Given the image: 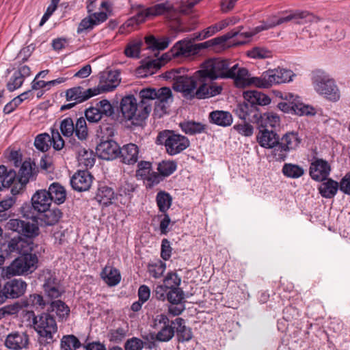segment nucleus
<instances>
[{"label":"nucleus","instance_id":"1","mask_svg":"<svg viewBox=\"0 0 350 350\" xmlns=\"http://www.w3.org/2000/svg\"><path fill=\"white\" fill-rule=\"evenodd\" d=\"M231 64L226 59L209 58L201 64L200 70L196 71V76L208 83L217 79H233L237 87L248 86V70L238 64L232 66Z\"/></svg>","mask_w":350,"mask_h":350},{"label":"nucleus","instance_id":"2","mask_svg":"<svg viewBox=\"0 0 350 350\" xmlns=\"http://www.w3.org/2000/svg\"><path fill=\"white\" fill-rule=\"evenodd\" d=\"M181 72H184L185 68L172 69L165 73V77L174 80V90L182 92L187 98H210L219 94L222 90V88L215 83L204 82L200 77L196 76V72L190 77L181 75Z\"/></svg>","mask_w":350,"mask_h":350},{"label":"nucleus","instance_id":"3","mask_svg":"<svg viewBox=\"0 0 350 350\" xmlns=\"http://www.w3.org/2000/svg\"><path fill=\"white\" fill-rule=\"evenodd\" d=\"M140 101L136 110L134 111L133 124L142 125L148 118L152 110V100H155L154 113L159 118L167 113L169 103L172 101V93L169 88H143L139 93Z\"/></svg>","mask_w":350,"mask_h":350},{"label":"nucleus","instance_id":"4","mask_svg":"<svg viewBox=\"0 0 350 350\" xmlns=\"http://www.w3.org/2000/svg\"><path fill=\"white\" fill-rule=\"evenodd\" d=\"M33 326L38 335V342L42 345H47L55 340L57 325L51 314L42 312L33 317Z\"/></svg>","mask_w":350,"mask_h":350},{"label":"nucleus","instance_id":"5","mask_svg":"<svg viewBox=\"0 0 350 350\" xmlns=\"http://www.w3.org/2000/svg\"><path fill=\"white\" fill-rule=\"evenodd\" d=\"M293 76L294 74L291 70L278 68L274 70H269L258 77H250L248 73L247 81L248 86L254 85L260 88H268L275 84L289 82L292 81Z\"/></svg>","mask_w":350,"mask_h":350},{"label":"nucleus","instance_id":"6","mask_svg":"<svg viewBox=\"0 0 350 350\" xmlns=\"http://www.w3.org/2000/svg\"><path fill=\"white\" fill-rule=\"evenodd\" d=\"M155 142L158 145H163L166 152L170 156L182 152L190 145V142L186 136L172 130L159 132Z\"/></svg>","mask_w":350,"mask_h":350},{"label":"nucleus","instance_id":"7","mask_svg":"<svg viewBox=\"0 0 350 350\" xmlns=\"http://www.w3.org/2000/svg\"><path fill=\"white\" fill-rule=\"evenodd\" d=\"M312 81L314 90L332 101L340 98V92L335 81L322 70H315L312 73Z\"/></svg>","mask_w":350,"mask_h":350},{"label":"nucleus","instance_id":"8","mask_svg":"<svg viewBox=\"0 0 350 350\" xmlns=\"http://www.w3.org/2000/svg\"><path fill=\"white\" fill-rule=\"evenodd\" d=\"M38 262L36 254H24L13 260L9 266L3 268L2 275L10 278L15 275H27L36 269Z\"/></svg>","mask_w":350,"mask_h":350},{"label":"nucleus","instance_id":"9","mask_svg":"<svg viewBox=\"0 0 350 350\" xmlns=\"http://www.w3.org/2000/svg\"><path fill=\"white\" fill-rule=\"evenodd\" d=\"M301 138L296 132H288L280 139L279 143L271 151V156L273 159L278 161H283L286 159L288 153L295 150L301 143Z\"/></svg>","mask_w":350,"mask_h":350},{"label":"nucleus","instance_id":"10","mask_svg":"<svg viewBox=\"0 0 350 350\" xmlns=\"http://www.w3.org/2000/svg\"><path fill=\"white\" fill-rule=\"evenodd\" d=\"M96 95H98V91L94 88L85 89L81 86H77L70 88L66 92V97L68 101H72V103L62 106V109H70L76 104L84 102Z\"/></svg>","mask_w":350,"mask_h":350},{"label":"nucleus","instance_id":"11","mask_svg":"<svg viewBox=\"0 0 350 350\" xmlns=\"http://www.w3.org/2000/svg\"><path fill=\"white\" fill-rule=\"evenodd\" d=\"M6 228L28 238L37 237L40 232L37 224L18 219H10L6 224Z\"/></svg>","mask_w":350,"mask_h":350},{"label":"nucleus","instance_id":"12","mask_svg":"<svg viewBox=\"0 0 350 350\" xmlns=\"http://www.w3.org/2000/svg\"><path fill=\"white\" fill-rule=\"evenodd\" d=\"M170 325L168 317L163 314H158L154 318V327L161 329L156 334L155 337L152 336V339H156L160 342H167L170 340L174 335V326Z\"/></svg>","mask_w":350,"mask_h":350},{"label":"nucleus","instance_id":"13","mask_svg":"<svg viewBox=\"0 0 350 350\" xmlns=\"http://www.w3.org/2000/svg\"><path fill=\"white\" fill-rule=\"evenodd\" d=\"M39 280L43 282V288L48 297L56 299L61 296L62 291L59 283L51 270H43L40 275Z\"/></svg>","mask_w":350,"mask_h":350},{"label":"nucleus","instance_id":"14","mask_svg":"<svg viewBox=\"0 0 350 350\" xmlns=\"http://www.w3.org/2000/svg\"><path fill=\"white\" fill-rule=\"evenodd\" d=\"M71 148L77 154V159L79 165L88 167H91L95 162V157L94 152L87 148L85 142L76 141L75 139H70Z\"/></svg>","mask_w":350,"mask_h":350},{"label":"nucleus","instance_id":"15","mask_svg":"<svg viewBox=\"0 0 350 350\" xmlns=\"http://www.w3.org/2000/svg\"><path fill=\"white\" fill-rule=\"evenodd\" d=\"M33 172L32 164L30 161H25L23 163L17 177L16 183L12 189V194L15 196L24 191L26 185L33 178Z\"/></svg>","mask_w":350,"mask_h":350},{"label":"nucleus","instance_id":"16","mask_svg":"<svg viewBox=\"0 0 350 350\" xmlns=\"http://www.w3.org/2000/svg\"><path fill=\"white\" fill-rule=\"evenodd\" d=\"M120 72L118 70L104 72L100 75V81L94 89L98 91V94L102 92L113 91L120 83Z\"/></svg>","mask_w":350,"mask_h":350},{"label":"nucleus","instance_id":"17","mask_svg":"<svg viewBox=\"0 0 350 350\" xmlns=\"http://www.w3.org/2000/svg\"><path fill=\"white\" fill-rule=\"evenodd\" d=\"M107 19V14L105 12H94L90 14L88 16L83 18L79 23L77 32L78 34L87 33Z\"/></svg>","mask_w":350,"mask_h":350},{"label":"nucleus","instance_id":"18","mask_svg":"<svg viewBox=\"0 0 350 350\" xmlns=\"http://www.w3.org/2000/svg\"><path fill=\"white\" fill-rule=\"evenodd\" d=\"M29 343V337L25 332H12L6 336L5 340V347L12 350L27 349Z\"/></svg>","mask_w":350,"mask_h":350},{"label":"nucleus","instance_id":"19","mask_svg":"<svg viewBox=\"0 0 350 350\" xmlns=\"http://www.w3.org/2000/svg\"><path fill=\"white\" fill-rule=\"evenodd\" d=\"M27 284L21 279H14L7 282L3 288L5 301L7 299H15L23 295L26 291Z\"/></svg>","mask_w":350,"mask_h":350},{"label":"nucleus","instance_id":"20","mask_svg":"<svg viewBox=\"0 0 350 350\" xmlns=\"http://www.w3.org/2000/svg\"><path fill=\"white\" fill-rule=\"evenodd\" d=\"M330 171L331 167L327 161L317 159L311 163L309 173L313 180L323 181L327 179Z\"/></svg>","mask_w":350,"mask_h":350},{"label":"nucleus","instance_id":"21","mask_svg":"<svg viewBox=\"0 0 350 350\" xmlns=\"http://www.w3.org/2000/svg\"><path fill=\"white\" fill-rule=\"evenodd\" d=\"M119 146L113 140L101 142L96 147L98 156L105 160H111L118 157Z\"/></svg>","mask_w":350,"mask_h":350},{"label":"nucleus","instance_id":"22","mask_svg":"<svg viewBox=\"0 0 350 350\" xmlns=\"http://www.w3.org/2000/svg\"><path fill=\"white\" fill-rule=\"evenodd\" d=\"M92 183V176L87 170L76 172L70 180L72 187L78 191H87Z\"/></svg>","mask_w":350,"mask_h":350},{"label":"nucleus","instance_id":"23","mask_svg":"<svg viewBox=\"0 0 350 350\" xmlns=\"http://www.w3.org/2000/svg\"><path fill=\"white\" fill-rule=\"evenodd\" d=\"M257 142L259 145L265 148H274L279 143V136L273 130L260 129L257 135Z\"/></svg>","mask_w":350,"mask_h":350},{"label":"nucleus","instance_id":"24","mask_svg":"<svg viewBox=\"0 0 350 350\" xmlns=\"http://www.w3.org/2000/svg\"><path fill=\"white\" fill-rule=\"evenodd\" d=\"M170 53L174 58H185L196 54L193 44L188 40L177 42L171 49Z\"/></svg>","mask_w":350,"mask_h":350},{"label":"nucleus","instance_id":"25","mask_svg":"<svg viewBox=\"0 0 350 350\" xmlns=\"http://www.w3.org/2000/svg\"><path fill=\"white\" fill-rule=\"evenodd\" d=\"M234 112L242 120L256 121L259 117L258 107H254L245 100L237 106Z\"/></svg>","mask_w":350,"mask_h":350},{"label":"nucleus","instance_id":"26","mask_svg":"<svg viewBox=\"0 0 350 350\" xmlns=\"http://www.w3.org/2000/svg\"><path fill=\"white\" fill-rule=\"evenodd\" d=\"M171 8L170 5L167 3H159L147 9L139 12L135 16V20L137 23L146 21L147 18L161 15Z\"/></svg>","mask_w":350,"mask_h":350},{"label":"nucleus","instance_id":"27","mask_svg":"<svg viewBox=\"0 0 350 350\" xmlns=\"http://www.w3.org/2000/svg\"><path fill=\"white\" fill-rule=\"evenodd\" d=\"M139 148L134 144H128L119 148L118 156L122 161L128 165H133L138 160Z\"/></svg>","mask_w":350,"mask_h":350},{"label":"nucleus","instance_id":"28","mask_svg":"<svg viewBox=\"0 0 350 350\" xmlns=\"http://www.w3.org/2000/svg\"><path fill=\"white\" fill-rule=\"evenodd\" d=\"M137 103L134 96H124L120 103V110L124 119L129 120L133 124L135 118L134 111L136 110Z\"/></svg>","mask_w":350,"mask_h":350},{"label":"nucleus","instance_id":"29","mask_svg":"<svg viewBox=\"0 0 350 350\" xmlns=\"http://www.w3.org/2000/svg\"><path fill=\"white\" fill-rule=\"evenodd\" d=\"M51 202V198L46 189L36 191L31 198L32 206L38 212L48 209Z\"/></svg>","mask_w":350,"mask_h":350},{"label":"nucleus","instance_id":"30","mask_svg":"<svg viewBox=\"0 0 350 350\" xmlns=\"http://www.w3.org/2000/svg\"><path fill=\"white\" fill-rule=\"evenodd\" d=\"M209 122L222 127L230 126L233 122V117L229 111L215 110L208 115Z\"/></svg>","mask_w":350,"mask_h":350},{"label":"nucleus","instance_id":"31","mask_svg":"<svg viewBox=\"0 0 350 350\" xmlns=\"http://www.w3.org/2000/svg\"><path fill=\"white\" fill-rule=\"evenodd\" d=\"M46 312L53 316L55 314L59 321H65L70 315V308L64 301L56 300L51 302Z\"/></svg>","mask_w":350,"mask_h":350},{"label":"nucleus","instance_id":"32","mask_svg":"<svg viewBox=\"0 0 350 350\" xmlns=\"http://www.w3.org/2000/svg\"><path fill=\"white\" fill-rule=\"evenodd\" d=\"M243 98L254 107L265 106L271 103V99L267 95L256 90L245 92Z\"/></svg>","mask_w":350,"mask_h":350},{"label":"nucleus","instance_id":"33","mask_svg":"<svg viewBox=\"0 0 350 350\" xmlns=\"http://www.w3.org/2000/svg\"><path fill=\"white\" fill-rule=\"evenodd\" d=\"M260 129L272 130L280 126V118L279 116L273 112H267L262 115L259 113V117L256 120Z\"/></svg>","mask_w":350,"mask_h":350},{"label":"nucleus","instance_id":"34","mask_svg":"<svg viewBox=\"0 0 350 350\" xmlns=\"http://www.w3.org/2000/svg\"><path fill=\"white\" fill-rule=\"evenodd\" d=\"M38 216L41 225L53 226L56 224L62 216V213L59 208L46 209L40 211Z\"/></svg>","mask_w":350,"mask_h":350},{"label":"nucleus","instance_id":"35","mask_svg":"<svg viewBox=\"0 0 350 350\" xmlns=\"http://www.w3.org/2000/svg\"><path fill=\"white\" fill-rule=\"evenodd\" d=\"M170 42L171 40L168 37L156 38L153 36H148L145 38L146 48L151 50L156 56L159 51L165 49Z\"/></svg>","mask_w":350,"mask_h":350},{"label":"nucleus","instance_id":"36","mask_svg":"<svg viewBox=\"0 0 350 350\" xmlns=\"http://www.w3.org/2000/svg\"><path fill=\"white\" fill-rule=\"evenodd\" d=\"M100 278L110 286L117 285L121 280L120 273L116 268L106 265L100 273Z\"/></svg>","mask_w":350,"mask_h":350},{"label":"nucleus","instance_id":"37","mask_svg":"<svg viewBox=\"0 0 350 350\" xmlns=\"http://www.w3.org/2000/svg\"><path fill=\"white\" fill-rule=\"evenodd\" d=\"M51 201L56 204L64 203L66 198L65 188L58 183H53L46 190Z\"/></svg>","mask_w":350,"mask_h":350},{"label":"nucleus","instance_id":"38","mask_svg":"<svg viewBox=\"0 0 350 350\" xmlns=\"http://www.w3.org/2000/svg\"><path fill=\"white\" fill-rule=\"evenodd\" d=\"M172 324L174 325L179 341L185 342L191 339V330L189 327H186L183 319L176 318L174 321H172Z\"/></svg>","mask_w":350,"mask_h":350},{"label":"nucleus","instance_id":"39","mask_svg":"<svg viewBox=\"0 0 350 350\" xmlns=\"http://www.w3.org/2000/svg\"><path fill=\"white\" fill-rule=\"evenodd\" d=\"M285 17L286 23L293 20L297 24L311 23L315 19L314 16L312 13L298 10L291 11Z\"/></svg>","mask_w":350,"mask_h":350},{"label":"nucleus","instance_id":"40","mask_svg":"<svg viewBox=\"0 0 350 350\" xmlns=\"http://www.w3.org/2000/svg\"><path fill=\"white\" fill-rule=\"evenodd\" d=\"M115 197L113 189L104 185L98 187L95 198L100 204L109 206L113 203Z\"/></svg>","mask_w":350,"mask_h":350},{"label":"nucleus","instance_id":"41","mask_svg":"<svg viewBox=\"0 0 350 350\" xmlns=\"http://www.w3.org/2000/svg\"><path fill=\"white\" fill-rule=\"evenodd\" d=\"M16 181V173L14 170H10L8 171L5 165H0V182L2 187H11L12 190L14 189Z\"/></svg>","mask_w":350,"mask_h":350},{"label":"nucleus","instance_id":"42","mask_svg":"<svg viewBox=\"0 0 350 350\" xmlns=\"http://www.w3.org/2000/svg\"><path fill=\"white\" fill-rule=\"evenodd\" d=\"M338 188H340V184L338 182L328 179L320 185L319 189L323 197L332 198L336 194Z\"/></svg>","mask_w":350,"mask_h":350},{"label":"nucleus","instance_id":"43","mask_svg":"<svg viewBox=\"0 0 350 350\" xmlns=\"http://www.w3.org/2000/svg\"><path fill=\"white\" fill-rule=\"evenodd\" d=\"M180 127L185 133L192 135L204 132L206 126L200 122L186 121L180 123Z\"/></svg>","mask_w":350,"mask_h":350},{"label":"nucleus","instance_id":"44","mask_svg":"<svg viewBox=\"0 0 350 350\" xmlns=\"http://www.w3.org/2000/svg\"><path fill=\"white\" fill-rule=\"evenodd\" d=\"M228 25H229L228 22L222 21L219 24L211 25V26L204 29L202 31H200L198 33H195L194 39L201 40H204L207 38H209V37L212 36L213 35H214L217 31L221 30L223 28H224L225 27H226Z\"/></svg>","mask_w":350,"mask_h":350},{"label":"nucleus","instance_id":"45","mask_svg":"<svg viewBox=\"0 0 350 350\" xmlns=\"http://www.w3.org/2000/svg\"><path fill=\"white\" fill-rule=\"evenodd\" d=\"M156 202L159 211L165 213L172 205V198L167 192L160 191L157 194Z\"/></svg>","mask_w":350,"mask_h":350},{"label":"nucleus","instance_id":"46","mask_svg":"<svg viewBox=\"0 0 350 350\" xmlns=\"http://www.w3.org/2000/svg\"><path fill=\"white\" fill-rule=\"evenodd\" d=\"M164 64V61L159 58L148 59L146 60L139 70H144V75H152L159 70Z\"/></svg>","mask_w":350,"mask_h":350},{"label":"nucleus","instance_id":"47","mask_svg":"<svg viewBox=\"0 0 350 350\" xmlns=\"http://www.w3.org/2000/svg\"><path fill=\"white\" fill-rule=\"evenodd\" d=\"M62 350H77L81 347L79 340L74 335H66L61 339Z\"/></svg>","mask_w":350,"mask_h":350},{"label":"nucleus","instance_id":"48","mask_svg":"<svg viewBox=\"0 0 350 350\" xmlns=\"http://www.w3.org/2000/svg\"><path fill=\"white\" fill-rule=\"evenodd\" d=\"M74 133L81 142H84L88 136V130L85 119L80 118L77 119L75 124H74Z\"/></svg>","mask_w":350,"mask_h":350},{"label":"nucleus","instance_id":"49","mask_svg":"<svg viewBox=\"0 0 350 350\" xmlns=\"http://www.w3.org/2000/svg\"><path fill=\"white\" fill-rule=\"evenodd\" d=\"M282 173L286 177L297 178L304 174V170L298 165L285 163L282 167Z\"/></svg>","mask_w":350,"mask_h":350},{"label":"nucleus","instance_id":"50","mask_svg":"<svg viewBox=\"0 0 350 350\" xmlns=\"http://www.w3.org/2000/svg\"><path fill=\"white\" fill-rule=\"evenodd\" d=\"M51 145V136L48 133H42L36 136L34 141L35 147L42 151H47Z\"/></svg>","mask_w":350,"mask_h":350},{"label":"nucleus","instance_id":"51","mask_svg":"<svg viewBox=\"0 0 350 350\" xmlns=\"http://www.w3.org/2000/svg\"><path fill=\"white\" fill-rule=\"evenodd\" d=\"M293 113L298 116H313L316 113L314 108L310 105H304L300 102L299 97L296 96V101L294 104Z\"/></svg>","mask_w":350,"mask_h":350},{"label":"nucleus","instance_id":"52","mask_svg":"<svg viewBox=\"0 0 350 350\" xmlns=\"http://www.w3.org/2000/svg\"><path fill=\"white\" fill-rule=\"evenodd\" d=\"M176 168L177 163L176 161H163L159 163L157 170L162 176L166 177L173 174Z\"/></svg>","mask_w":350,"mask_h":350},{"label":"nucleus","instance_id":"53","mask_svg":"<svg viewBox=\"0 0 350 350\" xmlns=\"http://www.w3.org/2000/svg\"><path fill=\"white\" fill-rule=\"evenodd\" d=\"M46 305L43 297L39 294L30 295L25 301V306L27 308L43 309Z\"/></svg>","mask_w":350,"mask_h":350},{"label":"nucleus","instance_id":"54","mask_svg":"<svg viewBox=\"0 0 350 350\" xmlns=\"http://www.w3.org/2000/svg\"><path fill=\"white\" fill-rule=\"evenodd\" d=\"M142 42L140 40H133L129 42L124 49V54L128 57L138 58Z\"/></svg>","mask_w":350,"mask_h":350},{"label":"nucleus","instance_id":"55","mask_svg":"<svg viewBox=\"0 0 350 350\" xmlns=\"http://www.w3.org/2000/svg\"><path fill=\"white\" fill-rule=\"evenodd\" d=\"M166 269L165 263L161 260H157L155 262L150 263L148 266V271L150 275L154 278H159L163 274Z\"/></svg>","mask_w":350,"mask_h":350},{"label":"nucleus","instance_id":"56","mask_svg":"<svg viewBox=\"0 0 350 350\" xmlns=\"http://www.w3.org/2000/svg\"><path fill=\"white\" fill-rule=\"evenodd\" d=\"M284 99L286 102H280L278 103V108L285 113H293L294 104L296 101V96L293 94L288 93L285 94Z\"/></svg>","mask_w":350,"mask_h":350},{"label":"nucleus","instance_id":"57","mask_svg":"<svg viewBox=\"0 0 350 350\" xmlns=\"http://www.w3.org/2000/svg\"><path fill=\"white\" fill-rule=\"evenodd\" d=\"M135 189V187L133 183L124 180L120 185L118 189V193L120 196H125L127 197L128 199H131Z\"/></svg>","mask_w":350,"mask_h":350},{"label":"nucleus","instance_id":"58","mask_svg":"<svg viewBox=\"0 0 350 350\" xmlns=\"http://www.w3.org/2000/svg\"><path fill=\"white\" fill-rule=\"evenodd\" d=\"M85 115L86 119L92 123L99 122L103 116L96 105L87 109Z\"/></svg>","mask_w":350,"mask_h":350},{"label":"nucleus","instance_id":"59","mask_svg":"<svg viewBox=\"0 0 350 350\" xmlns=\"http://www.w3.org/2000/svg\"><path fill=\"white\" fill-rule=\"evenodd\" d=\"M233 129L235 130L239 134L245 136L250 137L253 135L254 128L253 126L245 122L236 124L233 126Z\"/></svg>","mask_w":350,"mask_h":350},{"label":"nucleus","instance_id":"60","mask_svg":"<svg viewBox=\"0 0 350 350\" xmlns=\"http://www.w3.org/2000/svg\"><path fill=\"white\" fill-rule=\"evenodd\" d=\"M163 282L170 290H172L174 288H179L178 286L180 284L181 279L178 277L177 273L170 272L167 274Z\"/></svg>","mask_w":350,"mask_h":350},{"label":"nucleus","instance_id":"61","mask_svg":"<svg viewBox=\"0 0 350 350\" xmlns=\"http://www.w3.org/2000/svg\"><path fill=\"white\" fill-rule=\"evenodd\" d=\"M167 299L171 304L177 305L184 299V293L180 288L170 290L167 294Z\"/></svg>","mask_w":350,"mask_h":350},{"label":"nucleus","instance_id":"62","mask_svg":"<svg viewBox=\"0 0 350 350\" xmlns=\"http://www.w3.org/2000/svg\"><path fill=\"white\" fill-rule=\"evenodd\" d=\"M60 130L65 137H70L74 133V122L72 118H66L60 124Z\"/></svg>","mask_w":350,"mask_h":350},{"label":"nucleus","instance_id":"63","mask_svg":"<svg viewBox=\"0 0 350 350\" xmlns=\"http://www.w3.org/2000/svg\"><path fill=\"white\" fill-rule=\"evenodd\" d=\"M247 55L251 58L265 59L271 56V52L264 48L255 47L247 51Z\"/></svg>","mask_w":350,"mask_h":350},{"label":"nucleus","instance_id":"64","mask_svg":"<svg viewBox=\"0 0 350 350\" xmlns=\"http://www.w3.org/2000/svg\"><path fill=\"white\" fill-rule=\"evenodd\" d=\"M145 346V342L141 339L133 337L128 339L124 343L125 350H142Z\"/></svg>","mask_w":350,"mask_h":350}]
</instances>
